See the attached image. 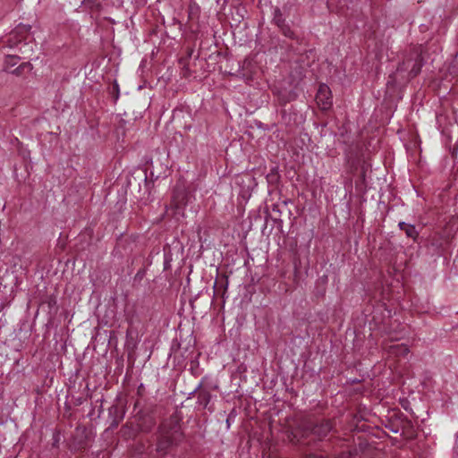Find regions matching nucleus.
Returning <instances> with one entry per match:
<instances>
[{
	"instance_id": "nucleus-8",
	"label": "nucleus",
	"mask_w": 458,
	"mask_h": 458,
	"mask_svg": "<svg viewBox=\"0 0 458 458\" xmlns=\"http://www.w3.org/2000/svg\"><path fill=\"white\" fill-rule=\"evenodd\" d=\"M408 225H409V224H406V223H404V222H400L398 225H399V227H400V229H401V230L404 231V230H405V227H406Z\"/></svg>"
},
{
	"instance_id": "nucleus-3",
	"label": "nucleus",
	"mask_w": 458,
	"mask_h": 458,
	"mask_svg": "<svg viewBox=\"0 0 458 458\" xmlns=\"http://www.w3.org/2000/svg\"><path fill=\"white\" fill-rule=\"evenodd\" d=\"M316 101L318 106L322 110H328L331 108L333 100L332 94L329 87L326 84H321L316 95Z\"/></svg>"
},
{
	"instance_id": "nucleus-5",
	"label": "nucleus",
	"mask_w": 458,
	"mask_h": 458,
	"mask_svg": "<svg viewBox=\"0 0 458 458\" xmlns=\"http://www.w3.org/2000/svg\"><path fill=\"white\" fill-rule=\"evenodd\" d=\"M332 430V425L329 421L321 422L313 428V433L319 438L326 437Z\"/></svg>"
},
{
	"instance_id": "nucleus-6",
	"label": "nucleus",
	"mask_w": 458,
	"mask_h": 458,
	"mask_svg": "<svg viewBox=\"0 0 458 458\" xmlns=\"http://www.w3.org/2000/svg\"><path fill=\"white\" fill-rule=\"evenodd\" d=\"M20 57L16 55H8L5 57L4 61V68L9 71V69L18 64Z\"/></svg>"
},
{
	"instance_id": "nucleus-1",
	"label": "nucleus",
	"mask_w": 458,
	"mask_h": 458,
	"mask_svg": "<svg viewBox=\"0 0 458 458\" xmlns=\"http://www.w3.org/2000/svg\"><path fill=\"white\" fill-rule=\"evenodd\" d=\"M4 45L13 50H17L26 57L33 52V38L30 34V27L19 24L13 30L4 40Z\"/></svg>"
},
{
	"instance_id": "nucleus-7",
	"label": "nucleus",
	"mask_w": 458,
	"mask_h": 458,
	"mask_svg": "<svg viewBox=\"0 0 458 458\" xmlns=\"http://www.w3.org/2000/svg\"><path fill=\"white\" fill-rule=\"evenodd\" d=\"M404 233L409 238L416 239V237L418 236V232L415 226L412 225H408L405 227Z\"/></svg>"
},
{
	"instance_id": "nucleus-9",
	"label": "nucleus",
	"mask_w": 458,
	"mask_h": 458,
	"mask_svg": "<svg viewBox=\"0 0 458 458\" xmlns=\"http://www.w3.org/2000/svg\"><path fill=\"white\" fill-rule=\"evenodd\" d=\"M19 69H20V67L17 69H14V71H11V72H16Z\"/></svg>"
},
{
	"instance_id": "nucleus-10",
	"label": "nucleus",
	"mask_w": 458,
	"mask_h": 458,
	"mask_svg": "<svg viewBox=\"0 0 458 458\" xmlns=\"http://www.w3.org/2000/svg\"><path fill=\"white\" fill-rule=\"evenodd\" d=\"M418 72H419V70L415 71V72H413V75H416Z\"/></svg>"
},
{
	"instance_id": "nucleus-2",
	"label": "nucleus",
	"mask_w": 458,
	"mask_h": 458,
	"mask_svg": "<svg viewBox=\"0 0 458 458\" xmlns=\"http://www.w3.org/2000/svg\"><path fill=\"white\" fill-rule=\"evenodd\" d=\"M182 439L181 426L176 420L164 422L157 432V451L165 453Z\"/></svg>"
},
{
	"instance_id": "nucleus-4",
	"label": "nucleus",
	"mask_w": 458,
	"mask_h": 458,
	"mask_svg": "<svg viewBox=\"0 0 458 458\" xmlns=\"http://www.w3.org/2000/svg\"><path fill=\"white\" fill-rule=\"evenodd\" d=\"M385 349L386 350L389 355L394 357L406 356L410 352L409 347L404 344H394L391 345H386Z\"/></svg>"
}]
</instances>
